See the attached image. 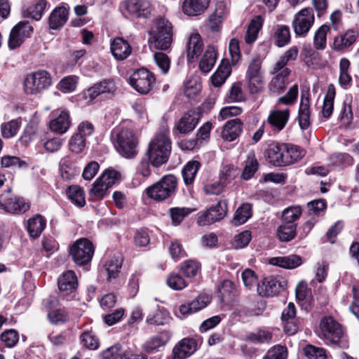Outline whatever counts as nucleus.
<instances>
[{
  "label": "nucleus",
  "instance_id": "obj_1",
  "mask_svg": "<svg viewBox=\"0 0 359 359\" xmlns=\"http://www.w3.org/2000/svg\"><path fill=\"white\" fill-rule=\"evenodd\" d=\"M304 155L305 151L299 146L278 142L269 143L264 151L268 163L276 167L293 164Z\"/></svg>",
  "mask_w": 359,
  "mask_h": 359
},
{
  "label": "nucleus",
  "instance_id": "obj_2",
  "mask_svg": "<svg viewBox=\"0 0 359 359\" xmlns=\"http://www.w3.org/2000/svg\"><path fill=\"white\" fill-rule=\"evenodd\" d=\"M114 148L123 157L132 159L138 154V140L133 129L127 127H116L111 133Z\"/></svg>",
  "mask_w": 359,
  "mask_h": 359
},
{
  "label": "nucleus",
  "instance_id": "obj_3",
  "mask_svg": "<svg viewBox=\"0 0 359 359\" xmlns=\"http://www.w3.org/2000/svg\"><path fill=\"white\" fill-rule=\"evenodd\" d=\"M172 142L167 133H158L151 140L144 154L151 161L152 166L160 168L169 159Z\"/></svg>",
  "mask_w": 359,
  "mask_h": 359
},
{
  "label": "nucleus",
  "instance_id": "obj_4",
  "mask_svg": "<svg viewBox=\"0 0 359 359\" xmlns=\"http://www.w3.org/2000/svg\"><path fill=\"white\" fill-rule=\"evenodd\" d=\"M178 179L172 174L163 175L158 182L147 187L144 193L157 202L172 198L177 191Z\"/></svg>",
  "mask_w": 359,
  "mask_h": 359
},
{
  "label": "nucleus",
  "instance_id": "obj_5",
  "mask_svg": "<svg viewBox=\"0 0 359 359\" xmlns=\"http://www.w3.org/2000/svg\"><path fill=\"white\" fill-rule=\"evenodd\" d=\"M155 25L156 29L153 31L152 36L149 41L154 43L155 48L170 51L173 38L171 22L168 20L160 17L156 20Z\"/></svg>",
  "mask_w": 359,
  "mask_h": 359
},
{
  "label": "nucleus",
  "instance_id": "obj_6",
  "mask_svg": "<svg viewBox=\"0 0 359 359\" xmlns=\"http://www.w3.org/2000/svg\"><path fill=\"white\" fill-rule=\"evenodd\" d=\"M319 330L321 337L333 344H337L340 348H348L347 341L343 339L342 327L332 316L323 317L320 322Z\"/></svg>",
  "mask_w": 359,
  "mask_h": 359
},
{
  "label": "nucleus",
  "instance_id": "obj_7",
  "mask_svg": "<svg viewBox=\"0 0 359 359\" xmlns=\"http://www.w3.org/2000/svg\"><path fill=\"white\" fill-rule=\"evenodd\" d=\"M42 305L47 312V319L50 324L60 325L70 320L69 310L61 306L58 298L49 296L43 300Z\"/></svg>",
  "mask_w": 359,
  "mask_h": 359
},
{
  "label": "nucleus",
  "instance_id": "obj_8",
  "mask_svg": "<svg viewBox=\"0 0 359 359\" xmlns=\"http://www.w3.org/2000/svg\"><path fill=\"white\" fill-rule=\"evenodd\" d=\"M95 130L94 125L88 121L79 123L76 130L69 140V150L76 154L83 152L87 147V138L94 134Z\"/></svg>",
  "mask_w": 359,
  "mask_h": 359
},
{
  "label": "nucleus",
  "instance_id": "obj_9",
  "mask_svg": "<svg viewBox=\"0 0 359 359\" xmlns=\"http://www.w3.org/2000/svg\"><path fill=\"white\" fill-rule=\"evenodd\" d=\"M95 246L92 241L86 238L77 239L69 247V255L73 262L79 266L88 264L93 258Z\"/></svg>",
  "mask_w": 359,
  "mask_h": 359
},
{
  "label": "nucleus",
  "instance_id": "obj_10",
  "mask_svg": "<svg viewBox=\"0 0 359 359\" xmlns=\"http://www.w3.org/2000/svg\"><path fill=\"white\" fill-rule=\"evenodd\" d=\"M51 83L50 74L46 70H39L26 75L23 90L27 95H36L48 88Z\"/></svg>",
  "mask_w": 359,
  "mask_h": 359
},
{
  "label": "nucleus",
  "instance_id": "obj_11",
  "mask_svg": "<svg viewBox=\"0 0 359 359\" xmlns=\"http://www.w3.org/2000/svg\"><path fill=\"white\" fill-rule=\"evenodd\" d=\"M78 278L72 270L64 271L57 279L58 297L65 301H72L77 295Z\"/></svg>",
  "mask_w": 359,
  "mask_h": 359
},
{
  "label": "nucleus",
  "instance_id": "obj_12",
  "mask_svg": "<svg viewBox=\"0 0 359 359\" xmlns=\"http://www.w3.org/2000/svg\"><path fill=\"white\" fill-rule=\"evenodd\" d=\"M127 18L132 20H147L151 16L154 6L149 0H125L122 4Z\"/></svg>",
  "mask_w": 359,
  "mask_h": 359
},
{
  "label": "nucleus",
  "instance_id": "obj_13",
  "mask_svg": "<svg viewBox=\"0 0 359 359\" xmlns=\"http://www.w3.org/2000/svg\"><path fill=\"white\" fill-rule=\"evenodd\" d=\"M155 82L154 74L144 67L134 70L129 77V84L131 87L142 95L149 93Z\"/></svg>",
  "mask_w": 359,
  "mask_h": 359
},
{
  "label": "nucleus",
  "instance_id": "obj_14",
  "mask_svg": "<svg viewBox=\"0 0 359 359\" xmlns=\"http://www.w3.org/2000/svg\"><path fill=\"white\" fill-rule=\"evenodd\" d=\"M34 28L29 21H20L11 30L8 46L10 50L19 48L26 39L30 38L33 34Z\"/></svg>",
  "mask_w": 359,
  "mask_h": 359
},
{
  "label": "nucleus",
  "instance_id": "obj_15",
  "mask_svg": "<svg viewBox=\"0 0 359 359\" xmlns=\"http://www.w3.org/2000/svg\"><path fill=\"white\" fill-rule=\"evenodd\" d=\"M315 20L313 10L311 8H305L299 11L294 16L292 22L296 36H306L313 26Z\"/></svg>",
  "mask_w": 359,
  "mask_h": 359
},
{
  "label": "nucleus",
  "instance_id": "obj_16",
  "mask_svg": "<svg viewBox=\"0 0 359 359\" xmlns=\"http://www.w3.org/2000/svg\"><path fill=\"white\" fill-rule=\"evenodd\" d=\"M227 211V203L225 201H219L198 217L197 224L199 226H206L220 221L226 216Z\"/></svg>",
  "mask_w": 359,
  "mask_h": 359
},
{
  "label": "nucleus",
  "instance_id": "obj_17",
  "mask_svg": "<svg viewBox=\"0 0 359 359\" xmlns=\"http://www.w3.org/2000/svg\"><path fill=\"white\" fill-rule=\"evenodd\" d=\"M246 79L250 94H258L263 90L264 80L259 60H253L250 64L246 72Z\"/></svg>",
  "mask_w": 359,
  "mask_h": 359
},
{
  "label": "nucleus",
  "instance_id": "obj_18",
  "mask_svg": "<svg viewBox=\"0 0 359 359\" xmlns=\"http://www.w3.org/2000/svg\"><path fill=\"white\" fill-rule=\"evenodd\" d=\"M69 13L70 8L67 3L62 2L55 7L48 18V29L60 30L67 22Z\"/></svg>",
  "mask_w": 359,
  "mask_h": 359
},
{
  "label": "nucleus",
  "instance_id": "obj_19",
  "mask_svg": "<svg viewBox=\"0 0 359 359\" xmlns=\"http://www.w3.org/2000/svg\"><path fill=\"white\" fill-rule=\"evenodd\" d=\"M287 287V281L274 276L264 278L262 283H257V292L260 296L269 297L278 294Z\"/></svg>",
  "mask_w": 359,
  "mask_h": 359
},
{
  "label": "nucleus",
  "instance_id": "obj_20",
  "mask_svg": "<svg viewBox=\"0 0 359 359\" xmlns=\"http://www.w3.org/2000/svg\"><path fill=\"white\" fill-rule=\"evenodd\" d=\"M100 356L102 359H148L146 355L133 353L118 343L102 351Z\"/></svg>",
  "mask_w": 359,
  "mask_h": 359
},
{
  "label": "nucleus",
  "instance_id": "obj_21",
  "mask_svg": "<svg viewBox=\"0 0 359 359\" xmlns=\"http://www.w3.org/2000/svg\"><path fill=\"white\" fill-rule=\"evenodd\" d=\"M211 296L201 294L193 301L180 305L179 311L184 317H187L205 308L211 302Z\"/></svg>",
  "mask_w": 359,
  "mask_h": 359
},
{
  "label": "nucleus",
  "instance_id": "obj_22",
  "mask_svg": "<svg viewBox=\"0 0 359 359\" xmlns=\"http://www.w3.org/2000/svg\"><path fill=\"white\" fill-rule=\"evenodd\" d=\"M199 120L200 116L196 115L194 111H191V109L187 111L179 119L173 129V133H178L186 135L192 132L196 127Z\"/></svg>",
  "mask_w": 359,
  "mask_h": 359
},
{
  "label": "nucleus",
  "instance_id": "obj_23",
  "mask_svg": "<svg viewBox=\"0 0 359 359\" xmlns=\"http://www.w3.org/2000/svg\"><path fill=\"white\" fill-rule=\"evenodd\" d=\"M358 37V32L353 29L346 30L334 39L332 49L338 52H345L352 46Z\"/></svg>",
  "mask_w": 359,
  "mask_h": 359
},
{
  "label": "nucleus",
  "instance_id": "obj_24",
  "mask_svg": "<svg viewBox=\"0 0 359 359\" xmlns=\"http://www.w3.org/2000/svg\"><path fill=\"white\" fill-rule=\"evenodd\" d=\"M197 350V342L193 338H184L172 349V359H185Z\"/></svg>",
  "mask_w": 359,
  "mask_h": 359
},
{
  "label": "nucleus",
  "instance_id": "obj_25",
  "mask_svg": "<svg viewBox=\"0 0 359 359\" xmlns=\"http://www.w3.org/2000/svg\"><path fill=\"white\" fill-rule=\"evenodd\" d=\"M110 50L112 55L121 61L126 60L132 53L130 44L123 37L114 38L111 42Z\"/></svg>",
  "mask_w": 359,
  "mask_h": 359
},
{
  "label": "nucleus",
  "instance_id": "obj_26",
  "mask_svg": "<svg viewBox=\"0 0 359 359\" xmlns=\"http://www.w3.org/2000/svg\"><path fill=\"white\" fill-rule=\"evenodd\" d=\"M71 124L69 112L67 110H62L49 122V128L55 133L62 135L69 130Z\"/></svg>",
  "mask_w": 359,
  "mask_h": 359
},
{
  "label": "nucleus",
  "instance_id": "obj_27",
  "mask_svg": "<svg viewBox=\"0 0 359 359\" xmlns=\"http://www.w3.org/2000/svg\"><path fill=\"white\" fill-rule=\"evenodd\" d=\"M203 50V43L198 33L191 34L187 44V60L192 62L195 58L201 55Z\"/></svg>",
  "mask_w": 359,
  "mask_h": 359
},
{
  "label": "nucleus",
  "instance_id": "obj_28",
  "mask_svg": "<svg viewBox=\"0 0 359 359\" xmlns=\"http://www.w3.org/2000/svg\"><path fill=\"white\" fill-rule=\"evenodd\" d=\"M210 2V0H184L182 10L188 16H198L207 10Z\"/></svg>",
  "mask_w": 359,
  "mask_h": 359
},
{
  "label": "nucleus",
  "instance_id": "obj_29",
  "mask_svg": "<svg viewBox=\"0 0 359 359\" xmlns=\"http://www.w3.org/2000/svg\"><path fill=\"white\" fill-rule=\"evenodd\" d=\"M243 122L238 118L228 121L223 126L222 137L228 142H232L240 136L243 130Z\"/></svg>",
  "mask_w": 359,
  "mask_h": 359
},
{
  "label": "nucleus",
  "instance_id": "obj_30",
  "mask_svg": "<svg viewBox=\"0 0 359 359\" xmlns=\"http://www.w3.org/2000/svg\"><path fill=\"white\" fill-rule=\"evenodd\" d=\"M6 212L13 214H23L30 208V205L22 197L13 196L5 199L3 204Z\"/></svg>",
  "mask_w": 359,
  "mask_h": 359
},
{
  "label": "nucleus",
  "instance_id": "obj_31",
  "mask_svg": "<svg viewBox=\"0 0 359 359\" xmlns=\"http://www.w3.org/2000/svg\"><path fill=\"white\" fill-rule=\"evenodd\" d=\"M269 264L286 269H294L302 265V258L295 254L284 257H275L269 259Z\"/></svg>",
  "mask_w": 359,
  "mask_h": 359
},
{
  "label": "nucleus",
  "instance_id": "obj_32",
  "mask_svg": "<svg viewBox=\"0 0 359 359\" xmlns=\"http://www.w3.org/2000/svg\"><path fill=\"white\" fill-rule=\"evenodd\" d=\"M48 7L50 3L47 0H34L32 5L23 9L22 15L24 17L39 21L42 18L44 11Z\"/></svg>",
  "mask_w": 359,
  "mask_h": 359
},
{
  "label": "nucleus",
  "instance_id": "obj_33",
  "mask_svg": "<svg viewBox=\"0 0 359 359\" xmlns=\"http://www.w3.org/2000/svg\"><path fill=\"white\" fill-rule=\"evenodd\" d=\"M290 117V110H274L268 117V123L277 131L282 130L286 126Z\"/></svg>",
  "mask_w": 359,
  "mask_h": 359
},
{
  "label": "nucleus",
  "instance_id": "obj_34",
  "mask_svg": "<svg viewBox=\"0 0 359 359\" xmlns=\"http://www.w3.org/2000/svg\"><path fill=\"white\" fill-rule=\"evenodd\" d=\"M46 226V219L41 215L37 214L27 220V229L33 238H38Z\"/></svg>",
  "mask_w": 359,
  "mask_h": 359
},
{
  "label": "nucleus",
  "instance_id": "obj_35",
  "mask_svg": "<svg viewBox=\"0 0 359 359\" xmlns=\"http://www.w3.org/2000/svg\"><path fill=\"white\" fill-rule=\"evenodd\" d=\"M351 62L346 57H343L339 61V84L345 90L348 89L353 83L352 76L350 74Z\"/></svg>",
  "mask_w": 359,
  "mask_h": 359
},
{
  "label": "nucleus",
  "instance_id": "obj_36",
  "mask_svg": "<svg viewBox=\"0 0 359 359\" xmlns=\"http://www.w3.org/2000/svg\"><path fill=\"white\" fill-rule=\"evenodd\" d=\"M170 339L168 331H163L158 334L151 337L144 345V350L150 354L156 351L159 347L164 346Z\"/></svg>",
  "mask_w": 359,
  "mask_h": 359
},
{
  "label": "nucleus",
  "instance_id": "obj_37",
  "mask_svg": "<svg viewBox=\"0 0 359 359\" xmlns=\"http://www.w3.org/2000/svg\"><path fill=\"white\" fill-rule=\"evenodd\" d=\"M201 166V163L196 160L189 161L185 164L182 170V175L186 186L193 184Z\"/></svg>",
  "mask_w": 359,
  "mask_h": 359
},
{
  "label": "nucleus",
  "instance_id": "obj_38",
  "mask_svg": "<svg viewBox=\"0 0 359 359\" xmlns=\"http://www.w3.org/2000/svg\"><path fill=\"white\" fill-rule=\"evenodd\" d=\"M311 110L309 104V99L308 97L304 100L302 97L301 102L298 111V122L302 130L308 129L311 125Z\"/></svg>",
  "mask_w": 359,
  "mask_h": 359
},
{
  "label": "nucleus",
  "instance_id": "obj_39",
  "mask_svg": "<svg viewBox=\"0 0 359 359\" xmlns=\"http://www.w3.org/2000/svg\"><path fill=\"white\" fill-rule=\"evenodd\" d=\"M79 340L81 344L88 350L95 351L100 347V339L92 328L82 332Z\"/></svg>",
  "mask_w": 359,
  "mask_h": 359
},
{
  "label": "nucleus",
  "instance_id": "obj_40",
  "mask_svg": "<svg viewBox=\"0 0 359 359\" xmlns=\"http://www.w3.org/2000/svg\"><path fill=\"white\" fill-rule=\"evenodd\" d=\"M263 23L264 18L260 15H256L250 20L245 36L246 43L251 44L255 41Z\"/></svg>",
  "mask_w": 359,
  "mask_h": 359
},
{
  "label": "nucleus",
  "instance_id": "obj_41",
  "mask_svg": "<svg viewBox=\"0 0 359 359\" xmlns=\"http://www.w3.org/2000/svg\"><path fill=\"white\" fill-rule=\"evenodd\" d=\"M259 169V163L254 152L248 154L245 166L241 173V179L248 181L252 179Z\"/></svg>",
  "mask_w": 359,
  "mask_h": 359
},
{
  "label": "nucleus",
  "instance_id": "obj_42",
  "mask_svg": "<svg viewBox=\"0 0 359 359\" xmlns=\"http://www.w3.org/2000/svg\"><path fill=\"white\" fill-rule=\"evenodd\" d=\"M252 216V207L248 203L241 204L236 210L231 223L234 226L245 224Z\"/></svg>",
  "mask_w": 359,
  "mask_h": 359
},
{
  "label": "nucleus",
  "instance_id": "obj_43",
  "mask_svg": "<svg viewBox=\"0 0 359 359\" xmlns=\"http://www.w3.org/2000/svg\"><path fill=\"white\" fill-rule=\"evenodd\" d=\"M217 60V53L213 47L208 46L199 62L200 70L207 74L211 71Z\"/></svg>",
  "mask_w": 359,
  "mask_h": 359
},
{
  "label": "nucleus",
  "instance_id": "obj_44",
  "mask_svg": "<svg viewBox=\"0 0 359 359\" xmlns=\"http://www.w3.org/2000/svg\"><path fill=\"white\" fill-rule=\"evenodd\" d=\"M297 224L281 223L276 231L277 238L282 242H289L297 236Z\"/></svg>",
  "mask_w": 359,
  "mask_h": 359
},
{
  "label": "nucleus",
  "instance_id": "obj_45",
  "mask_svg": "<svg viewBox=\"0 0 359 359\" xmlns=\"http://www.w3.org/2000/svg\"><path fill=\"white\" fill-rule=\"evenodd\" d=\"M302 215V208L300 205H291L282 212L281 222L289 224H297V221Z\"/></svg>",
  "mask_w": 359,
  "mask_h": 359
},
{
  "label": "nucleus",
  "instance_id": "obj_46",
  "mask_svg": "<svg viewBox=\"0 0 359 359\" xmlns=\"http://www.w3.org/2000/svg\"><path fill=\"white\" fill-rule=\"evenodd\" d=\"M336 95L335 88L333 84L329 85L324 98L322 113L325 118H329L334 109V100Z\"/></svg>",
  "mask_w": 359,
  "mask_h": 359
},
{
  "label": "nucleus",
  "instance_id": "obj_47",
  "mask_svg": "<svg viewBox=\"0 0 359 359\" xmlns=\"http://www.w3.org/2000/svg\"><path fill=\"white\" fill-rule=\"evenodd\" d=\"M290 30L287 25H277L273 34L274 43L278 47H283L290 41Z\"/></svg>",
  "mask_w": 359,
  "mask_h": 359
},
{
  "label": "nucleus",
  "instance_id": "obj_48",
  "mask_svg": "<svg viewBox=\"0 0 359 359\" xmlns=\"http://www.w3.org/2000/svg\"><path fill=\"white\" fill-rule=\"evenodd\" d=\"M22 124L21 118L12 119L10 121L3 123L1 126V133L4 138L10 139L15 137Z\"/></svg>",
  "mask_w": 359,
  "mask_h": 359
},
{
  "label": "nucleus",
  "instance_id": "obj_49",
  "mask_svg": "<svg viewBox=\"0 0 359 359\" xmlns=\"http://www.w3.org/2000/svg\"><path fill=\"white\" fill-rule=\"evenodd\" d=\"M308 214L316 217L325 215L327 203L324 198L315 199L307 203Z\"/></svg>",
  "mask_w": 359,
  "mask_h": 359
},
{
  "label": "nucleus",
  "instance_id": "obj_50",
  "mask_svg": "<svg viewBox=\"0 0 359 359\" xmlns=\"http://www.w3.org/2000/svg\"><path fill=\"white\" fill-rule=\"evenodd\" d=\"M68 197L70 201L79 208L86 205L85 193L83 189L79 186H70L67 190Z\"/></svg>",
  "mask_w": 359,
  "mask_h": 359
},
{
  "label": "nucleus",
  "instance_id": "obj_51",
  "mask_svg": "<svg viewBox=\"0 0 359 359\" xmlns=\"http://www.w3.org/2000/svg\"><path fill=\"white\" fill-rule=\"evenodd\" d=\"M330 27L327 25H321L316 32L313 38V46L317 50H324L327 45V34Z\"/></svg>",
  "mask_w": 359,
  "mask_h": 359
},
{
  "label": "nucleus",
  "instance_id": "obj_52",
  "mask_svg": "<svg viewBox=\"0 0 359 359\" xmlns=\"http://www.w3.org/2000/svg\"><path fill=\"white\" fill-rule=\"evenodd\" d=\"M201 264L199 262L188 259L180 264V271L187 278H194L200 271Z\"/></svg>",
  "mask_w": 359,
  "mask_h": 359
},
{
  "label": "nucleus",
  "instance_id": "obj_53",
  "mask_svg": "<svg viewBox=\"0 0 359 359\" xmlns=\"http://www.w3.org/2000/svg\"><path fill=\"white\" fill-rule=\"evenodd\" d=\"M288 350L286 346L276 344L271 347L263 359H287Z\"/></svg>",
  "mask_w": 359,
  "mask_h": 359
},
{
  "label": "nucleus",
  "instance_id": "obj_54",
  "mask_svg": "<svg viewBox=\"0 0 359 359\" xmlns=\"http://www.w3.org/2000/svg\"><path fill=\"white\" fill-rule=\"evenodd\" d=\"M273 338V334L267 330L259 329L256 333L250 332L246 335V340L255 344L269 343Z\"/></svg>",
  "mask_w": 359,
  "mask_h": 359
},
{
  "label": "nucleus",
  "instance_id": "obj_55",
  "mask_svg": "<svg viewBox=\"0 0 359 359\" xmlns=\"http://www.w3.org/2000/svg\"><path fill=\"white\" fill-rule=\"evenodd\" d=\"M194 209L189 208H171L169 209V213L172 219V224L175 225L180 224L184 219L190 215Z\"/></svg>",
  "mask_w": 359,
  "mask_h": 359
},
{
  "label": "nucleus",
  "instance_id": "obj_56",
  "mask_svg": "<svg viewBox=\"0 0 359 359\" xmlns=\"http://www.w3.org/2000/svg\"><path fill=\"white\" fill-rule=\"evenodd\" d=\"M201 83L196 79H189L184 83V95L189 99H194L201 92Z\"/></svg>",
  "mask_w": 359,
  "mask_h": 359
},
{
  "label": "nucleus",
  "instance_id": "obj_57",
  "mask_svg": "<svg viewBox=\"0 0 359 359\" xmlns=\"http://www.w3.org/2000/svg\"><path fill=\"white\" fill-rule=\"evenodd\" d=\"M224 15V6H223V8H216L215 13L210 15L208 25L212 32H217L219 30L223 22Z\"/></svg>",
  "mask_w": 359,
  "mask_h": 359
},
{
  "label": "nucleus",
  "instance_id": "obj_58",
  "mask_svg": "<svg viewBox=\"0 0 359 359\" xmlns=\"http://www.w3.org/2000/svg\"><path fill=\"white\" fill-rule=\"evenodd\" d=\"M169 313L165 310H156L152 314L147 316L146 322L149 325H164L169 320Z\"/></svg>",
  "mask_w": 359,
  "mask_h": 359
},
{
  "label": "nucleus",
  "instance_id": "obj_59",
  "mask_svg": "<svg viewBox=\"0 0 359 359\" xmlns=\"http://www.w3.org/2000/svg\"><path fill=\"white\" fill-rule=\"evenodd\" d=\"M236 291L235 285L233 282L230 280H224L221 283V287L219 289V292L222 302H229L232 299V295Z\"/></svg>",
  "mask_w": 359,
  "mask_h": 359
},
{
  "label": "nucleus",
  "instance_id": "obj_60",
  "mask_svg": "<svg viewBox=\"0 0 359 359\" xmlns=\"http://www.w3.org/2000/svg\"><path fill=\"white\" fill-rule=\"evenodd\" d=\"M0 339L7 348H13L19 341V334L14 329L6 330L1 334Z\"/></svg>",
  "mask_w": 359,
  "mask_h": 359
},
{
  "label": "nucleus",
  "instance_id": "obj_61",
  "mask_svg": "<svg viewBox=\"0 0 359 359\" xmlns=\"http://www.w3.org/2000/svg\"><path fill=\"white\" fill-rule=\"evenodd\" d=\"M120 176L118 171L114 169H107L97 179L109 189L118 181Z\"/></svg>",
  "mask_w": 359,
  "mask_h": 359
},
{
  "label": "nucleus",
  "instance_id": "obj_62",
  "mask_svg": "<svg viewBox=\"0 0 359 359\" xmlns=\"http://www.w3.org/2000/svg\"><path fill=\"white\" fill-rule=\"evenodd\" d=\"M151 161L144 154L136 167V174L144 178H148L151 175Z\"/></svg>",
  "mask_w": 359,
  "mask_h": 359
},
{
  "label": "nucleus",
  "instance_id": "obj_63",
  "mask_svg": "<svg viewBox=\"0 0 359 359\" xmlns=\"http://www.w3.org/2000/svg\"><path fill=\"white\" fill-rule=\"evenodd\" d=\"M283 332L288 336L295 334L301 327V320L298 317L287 319L282 321Z\"/></svg>",
  "mask_w": 359,
  "mask_h": 359
},
{
  "label": "nucleus",
  "instance_id": "obj_64",
  "mask_svg": "<svg viewBox=\"0 0 359 359\" xmlns=\"http://www.w3.org/2000/svg\"><path fill=\"white\" fill-rule=\"evenodd\" d=\"M304 354L308 359H326L325 350L311 344L306 345L304 349Z\"/></svg>",
  "mask_w": 359,
  "mask_h": 359
}]
</instances>
